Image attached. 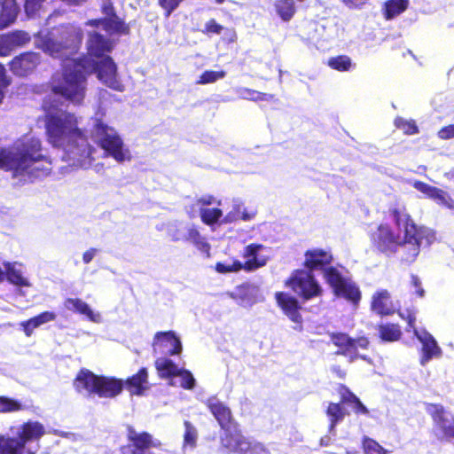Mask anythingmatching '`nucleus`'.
I'll return each mask as SVG.
<instances>
[{
    "instance_id": "obj_54",
    "label": "nucleus",
    "mask_w": 454,
    "mask_h": 454,
    "mask_svg": "<svg viewBox=\"0 0 454 454\" xmlns=\"http://www.w3.org/2000/svg\"><path fill=\"white\" fill-rule=\"evenodd\" d=\"M411 287L414 289V292L419 296H424V290L421 287V283L419 278L417 276H411Z\"/></svg>"
},
{
    "instance_id": "obj_59",
    "label": "nucleus",
    "mask_w": 454,
    "mask_h": 454,
    "mask_svg": "<svg viewBox=\"0 0 454 454\" xmlns=\"http://www.w3.org/2000/svg\"><path fill=\"white\" fill-rule=\"evenodd\" d=\"M348 454H349V452H348Z\"/></svg>"
},
{
    "instance_id": "obj_47",
    "label": "nucleus",
    "mask_w": 454,
    "mask_h": 454,
    "mask_svg": "<svg viewBox=\"0 0 454 454\" xmlns=\"http://www.w3.org/2000/svg\"><path fill=\"white\" fill-rule=\"evenodd\" d=\"M363 445L366 454H386V450L372 439L365 438Z\"/></svg>"
},
{
    "instance_id": "obj_5",
    "label": "nucleus",
    "mask_w": 454,
    "mask_h": 454,
    "mask_svg": "<svg viewBox=\"0 0 454 454\" xmlns=\"http://www.w3.org/2000/svg\"><path fill=\"white\" fill-rule=\"evenodd\" d=\"M103 114L97 113L91 119L90 136L105 152L106 156L113 157L116 161L129 160L131 154L124 145L118 132L106 124L102 120Z\"/></svg>"
},
{
    "instance_id": "obj_37",
    "label": "nucleus",
    "mask_w": 454,
    "mask_h": 454,
    "mask_svg": "<svg viewBox=\"0 0 454 454\" xmlns=\"http://www.w3.org/2000/svg\"><path fill=\"white\" fill-rule=\"evenodd\" d=\"M170 384L174 386L179 385L184 388L192 389L195 385V379L189 371L178 369L177 373L171 379Z\"/></svg>"
},
{
    "instance_id": "obj_11",
    "label": "nucleus",
    "mask_w": 454,
    "mask_h": 454,
    "mask_svg": "<svg viewBox=\"0 0 454 454\" xmlns=\"http://www.w3.org/2000/svg\"><path fill=\"white\" fill-rule=\"evenodd\" d=\"M286 285L305 300L320 296L322 288L310 271L296 270Z\"/></svg>"
},
{
    "instance_id": "obj_46",
    "label": "nucleus",
    "mask_w": 454,
    "mask_h": 454,
    "mask_svg": "<svg viewBox=\"0 0 454 454\" xmlns=\"http://www.w3.org/2000/svg\"><path fill=\"white\" fill-rule=\"evenodd\" d=\"M346 402H348L352 405L353 411L357 414L367 415L369 413L368 409L360 402V400L352 393H348V396L343 397Z\"/></svg>"
},
{
    "instance_id": "obj_33",
    "label": "nucleus",
    "mask_w": 454,
    "mask_h": 454,
    "mask_svg": "<svg viewBox=\"0 0 454 454\" xmlns=\"http://www.w3.org/2000/svg\"><path fill=\"white\" fill-rule=\"evenodd\" d=\"M56 318V314L51 311H44L40 315L32 317L27 321H23L20 323V326L22 327L25 334L29 337L33 333L35 328H38L43 324L53 321Z\"/></svg>"
},
{
    "instance_id": "obj_53",
    "label": "nucleus",
    "mask_w": 454,
    "mask_h": 454,
    "mask_svg": "<svg viewBox=\"0 0 454 454\" xmlns=\"http://www.w3.org/2000/svg\"><path fill=\"white\" fill-rule=\"evenodd\" d=\"M368 0H341L349 9H361Z\"/></svg>"
},
{
    "instance_id": "obj_44",
    "label": "nucleus",
    "mask_w": 454,
    "mask_h": 454,
    "mask_svg": "<svg viewBox=\"0 0 454 454\" xmlns=\"http://www.w3.org/2000/svg\"><path fill=\"white\" fill-rule=\"evenodd\" d=\"M225 76L224 71H212V70H207L204 73L201 74V75L199 77V80L196 82L197 84H207V83H213L220 79H223Z\"/></svg>"
},
{
    "instance_id": "obj_14",
    "label": "nucleus",
    "mask_w": 454,
    "mask_h": 454,
    "mask_svg": "<svg viewBox=\"0 0 454 454\" xmlns=\"http://www.w3.org/2000/svg\"><path fill=\"white\" fill-rule=\"evenodd\" d=\"M332 340L340 349L337 353L349 356L351 360L355 357L365 359V356L360 354V350L367 348L369 341L366 338L361 337L355 340L349 338L347 334L338 333L333 336Z\"/></svg>"
},
{
    "instance_id": "obj_58",
    "label": "nucleus",
    "mask_w": 454,
    "mask_h": 454,
    "mask_svg": "<svg viewBox=\"0 0 454 454\" xmlns=\"http://www.w3.org/2000/svg\"><path fill=\"white\" fill-rule=\"evenodd\" d=\"M27 454H34L30 450H27Z\"/></svg>"
},
{
    "instance_id": "obj_20",
    "label": "nucleus",
    "mask_w": 454,
    "mask_h": 454,
    "mask_svg": "<svg viewBox=\"0 0 454 454\" xmlns=\"http://www.w3.org/2000/svg\"><path fill=\"white\" fill-rule=\"evenodd\" d=\"M154 350L167 348L170 355H178L182 351V343L174 332H159L153 340Z\"/></svg>"
},
{
    "instance_id": "obj_35",
    "label": "nucleus",
    "mask_w": 454,
    "mask_h": 454,
    "mask_svg": "<svg viewBox=\"0 0 454 454\" xmlns=\"http://www.w3.org/2000/svg\"><path fill=\"white\" fill-rule=\"evenodd\" d=\"M156 369L161 378H174L178 372V367L168 358H158L155 362Z\"/></svg>"
},
{
    "instance_id": "obj_1",
    "label": "nucleus",
    "mask_w": 454,
    "mask_h": 454,
    "mask_svg": "<svg viewBox=\"0 0 454 454\" xmlns=\"http://www.w3.org/2000/svg\"><path fill=\"white\" fill-rule=\"evenodd\" d=\"M82 39V30L74 25L61 26L50 32L41 31L35 43L46 54L64 59L62 74L52 77V95L43 101L46 111V136L48 142L62 151V160L70 165L88 168L94 158L95 149L88 143L74 114L59 110L52 98L60 97L74 105H80L86 92L85 74L97 73L98 80L107 87L123 91L124 86L117 77V67L112 58L102 59H74Z\"/></svg>"
},
{
    "instance_id": "obj_12",
    "label": "nucleus",
    "mask_w": 454,
    "mask_h": 454,
    "mask_svg": "<svg viewBox=\"0 0 454 454\" xmlns=\"http://www.w3.org/2000/svg\"><path fill=\"white\" fill-rule=\"evenodd\" d=\"M99 28L91 27L87 31L88 39L86 47L88 56L83 59H96L99 60L103 58H108L107 55L112 51L115 45V42L108 36L101 35L98 31Z\"/></svg>"
},
{
    "instance_id": "obj_7",
    "label": "nucleus",
    "mask_w": 454,
    "mask_h": 454,
    "mask_svg": "<svg viewBox=\"0 0 454 454\" xmlns=\"http://www.w3.org/2000/svg\"><path fill=\"white\" fill-rule=\"evenodd\" d=\"M221 446L228 452L238 454H269L266 448L260 442L245 437L236 425L225 429L220 435Z\"/></svg>"
},
{
    "instance_id": "obj_3",
    "label": "nucleus",
    "mask_w": 454,
    "mask_h": 454,
    "mask_svg": "<svg viewBox=\"0 0 454 454\" xmlns=\"http://www.w3.org/2000/svg\"><path fill=\"white\" fill-rule=\"evenodd\" d=\"M51 164L42 140L33 133L21 136L9 147L0 148V168L12 171L15 176L31 178L46 175Z\"/></svg>"
},
{
    "instance_id": "obj_4",
    "label": "nucleus",
    "mask_w": 454,
    "mask_h": 454,
    "mask_svg": "<svg viewBox=\"0 0 454 454\" xmlns=\"http://www.w3.org/2000/svg\"><path fill=\"white\" fill-rule=\"evenodd\" d=\"M332 261L333 254L327 249L312 248L304 254L305 267L309 270H323L325 279L333 288L335 295L357 304L361 299L358 287L350 279L345 278L338 269L328 266Z\"/></svg>"
},
{
    "instance_id": "obj_55",
    "label": "nucleus",
    "mask_w": 454,
    "mask_h": 454,
    "mask_svg": "<svg viewBox=\"0 0 454 454\" xmlns=\"http://www.w3.org/2000/svg\"><path fill=\"white\" fill-rule=\"evenodd\" d=\"M98 250L96 248H90L89 250L85 251L82 254V261L84 263L90 262L95 255L97 254Z\"/></svg>"
},
{
    "instance_id": "obj_41",
    "label": "nucleus",
    "mask_w": 454,
    "mask_h": 454,
    "mask_svg": "<svg viewBox=\"0 0 454 454\" xmlns=\"http://www.w3.org/2000/svg\"><path fill=\"white\" fill-rule=\"evenodd\" d=\"M328 66L331 68L340 72L348 71L355 67L351 59L346 55H340L329 59Z\"/></svg>"
},
{
    "instance_id": "obj_40",
    "label": "nucleus",
    "mask_w": 454,
    "mask_h": 454,
    "mask_svg": "<svg viewBox=\"0 0 454 454\" xmlns=\"http://www.w3.org/2000/svg\"><path fill=\"white\" fill-rule=\"evenodd\" d=\"M244 270L243 262L237 259H230L215 264V270L221 274L235 273Z\"/></svg>"
},
{
    "instance_id": "obj_6",
    "label": "nucleus",
    "mask_w": 454,
    "mask_h": 454,
    "mask_svg": "<svg viewBox=\"0 0 454 454\" xmlns=\"http://www.w3.org/2000/svg\"><path fill=\"white\" fill-rule=\"evenodd\" d=\"M45 433L43 426L37 421H28L15 432L18 438L0 435V454H23L29 441H36Z\"/></svg>"
},
{
    "instance_id": "obj_9",
    "label": "nucleus",
    "mask_w": 454,
    "mask_h": 454,
    "mask_svg": "<svg viewBox=\"0 0 454 454\" xmlns=\"http://www.w3.org/2000/svg\"><path fill=\"white\" fill-rule=\"evenodd\" d=\"M215 204L222 206V201L209 194L202 195L192 205L187 207V213L191 217H195L197 212H199L201 221L207 225L222 224L223 210L219 207H209V206Z\"/></svg>"
},
{
    "instance_id": "obj_50",
    "label": "nucleus",
    "mask_w": 454,
    "mask_h": 454,
    "mask_svg": "<svg viewBox=\"0 0 454 454\" xmlns=\"http://www.w3.org/2000/svg\"><path fill=\"white\" fill-rule=\"evenodd\" d=\"M441 139L447 140L454 137V124L445 126L438 131Z\"/></svg>"
},
{
    "instance_id": "obj_42",
    "label": "nucleus",
    "mask_w": 454,
    "mask_h": 454,
    "mask_svg": "<svg viewBox=\"0 0 454 454\" xmlns=\"http://www.w3.org/2000/svg\"><path fill=\"white\" fill-rule=\"evenodd\" d=\"M379 331L380 338L386 341H395L401 337V330L396 325H380Z\"/></svg>"
},
{
    "instance_id": "obj_18",
    "label": "nucleus",
    "mask_w": 454,
    "mask_h": 454,
    "mask_svg": "<svg viewBox=\"0 0 454 454\" xmlns=\"http://www.w3.org/2000/svg\"><path fill=\"white\" fill-rule=\"evenodd\" d=\"M40 61L39 55L35 52H27L12 59L10 64L11 70L19 76L30 74Z\"/></svg>"
},
{
    "instance_id": "obj_23",
    "label": "nucleus",
    "mask_w": 454,
    "mask_h": 454,
    "mask_svg": "<svg viewBox=\"0 0 454 454\" xmlns=\"http://www.w3.org/2000/svg\"><path fill=\"white\" fill-rule=\"evenodd\" d=\"M97 388L96 395L98 396L112 398L121 392L123 382L121 380L114 377L98 376Z\"/></svg>"
},
{
    "instance_id": "obj_10",
    "label": "nucleus",
    "mask_w": 454,
    "mask_h": 454,
    "mask_svg": "<svg viewBox=\"0 0 454 454\" xmlns=\"http://www.w3.org/2000/svg\"><path fill=\"white\" fill-rule=\"evenodd\" d=\"M100 6L105 18L89 20L85 23L86 26L95 28L102 27L109 35L129 32L128 26L116 15L112 0H101Z\"/></svg>"
},
{
    "instance_id": "obj_48",
    "label": "nucleus",
    "mask_w": 454,
    "mask_h": 454,
    "mask_svg": "<svg viewBox=\"0 0 454 454\" xmlns=\"http://www.w3.org/2000/svg\"><path fill=\"white\" fill-rule=\"evenodd\" d=\"M395 125L397 128L403 130L404 133L407 134H416L418 133V128L413 121H407L402 118H398L395 120Z\"/></svg>"
},
{
    "instance_id": "obj_8",
    "label": "nucleus",
    "mask_w": 454,
    "mask_h": 454,
    "mask_svg": "<svg viewBox=\"0 0 454 454\" xmlns=\"http://www.w3.org/2000/svg\"><path fill=\"white\" fill-rule=\"evenodd\" d=\"M427 412L433 420V433L441 441L454 438V417L441 404L428 403Z\"/></svg>"
},
{
    "instance_id": "obj_31",
    "label": "nucleus",
    "mask_w": 454,
    "mask_h": 454,
    "mask_svg": "<svg viewBox=\"0 0 454 454\" xmlns=\"http://www.w3.org/2000/svg\"><path fill=\"white\" fill-rule=\"evenodd\" d=\"M147 371L142 368L136 375L129 378L126 382L127 389L131 395H141L149 388L147 380Z\"/></svg>"
},
{
    "instance_id": "obj_25",
    "label": "nucleus",
    "mask_w": 454,
    "mask_h": 454,
    "mask_svg": "<svg viewBox=\"0 0 454 454\" xmlns=\"http://www.w3.org/2000/svg\"><path fill=\"white\" fill-rule=\"evenodd\" d=\"M207 405L215 419L218 421L223 430L234 425L231 419V413L230 409L217 398H208L207 401Z\"/></svg>"
},
{
    "instance_id": "obj_17",
    "label": "nucleus",
    "mask_w": 454,
    "mask_h": 454,
    "mask_svg": "<svg viewBox=\"0 0 454 454\" xmlns=\"http://www.w3.org/2000/svg\"><path fill=\"white\" fill-rule=\"evenodd\" d=\"M129 439L131 443L124 449L123 454H153L151 448L160 445V441L153 439L147 433L130 431Z\"/></svg>"
},
{
    "instance_id": "obj_24",
    "label": "nucleus",
    "mask_w": 454,
    "mask_h": 454,
    "mask_svg": "<svg viewBox=\"0 0 454 454\" xmlns=\"http://www.w3.org/2000/svg\"><path fill=\"white\" fill-rule=\"evenodd\" d=\"M278 305L284 313L294 323H301L298 301L288 294L278 292L275 294Z\"/></svg>"
},
{
    "instance_id": "obj_34",
    "label": "nucleus",
    "mask_w": 454,
    "mask_h": 454,
    "mask_svg": "<svg viewBox=\"0 0 454 454\" xmlns=\"http://www.w3.org/2000/svg\"><path fill=\"white\" fill-rule=\"evenodd\" d=\"M409 5V0H388L384 4V17L387 20L403 13Z\"/></svg>"
},
{
    "instance_id": "obj_56",
    "label": "nucleus",
    "mask_w": 454,
    "mask_h": 454,
    "mask_svg": "<svg viewBox=\"0 0 454 454\" xmlns=\"http://www.w3.org/2000/svg\"><path fill=\"white\" fill-rule=\"evenodd\" d=\"M6 278V270L4 266H0V282L3 281Z\"/></svg>"
},
{
    "instance_id": "obj_39",
    "label": "nucleus",
    "mask_w": 454,
    "mask_h": 454,
    "mask_svg": "<svg viewBox=\"0 0 454 454\" xmlns=\"http://www.w3.org/2000/svg\"><path fill=\"white\" fill-rule=\"evenodd\" d=\"M198 440V432L196 427L189 421H184V450H192L195 448Z\"/></svg>"
},
{
    "instance_id": "obj_57",
    "label": "nucleus",
    "mask_w": 454,
    "mask_h": 454,
    "mask_svg": "<svg viewBox=\"0 0 454 454\" xmlns=\"http://www.w3.org/2000/svg\"><path fill=\"white\" fill-rule=\"evenodd\" d=\"M215 2H216L217 4H223V3L224 2V0H215Z\"/></svg>"
},
{
    "instance_id": "obj_51",
    "label": "nucleus",
    "mask_w": 454,
    "mask_h": 454,
    "mask_svg": "<svg viewBox=\"0 0 454 454\" xmlns=\"http://www.w3.org/2000/svg\"><path fill=\"white\" fill-rule=\"evenodd\" d=\"M223 27L216 23L215 20H208L205 25V32L206 33H213V34H221Z\"/></svg>"
},
{
    "instance_id": "obj_22",
    "label": "nucleus",
    "mask_w": 454,
    "mask_h": 454,
    "mask_svg": "<svg viewBox=\"0 0 454 454\" xmlns=\"http://www.w3.org/2000/svg\"><path fill=\"white\" fill-rule=\"evenodd\" d=\"M64 307L72 312L85 316L90 321L99 324L102 316L98 311L93 310L90 306L79 298H67L64 301Z\"/></svg>"
},
{
    "instance_id": "obj_28",
    "label": "nucleus",
    "mask_w": 454,
    "mask_h": 454,
    "mask_svg": "<svg viewBox=\"0 0 454 454\" xmlns=\"http://www.w3.org/2000/svg\"><path fill=\"white\" fill-rule=\"evenodd\" d=\"M30 40V36L24 31H16L0 39V56H7L13 48L21 46Z\"/></svg>"
},
{
    "instance_id": "obj_15",
    "label": "nucleus",
    "mask_w": 454,
    "mask_h": 454,
    "mask_svg": "<svg viewBox=\"0 0 454 454\" xmlns=\"http://www.w3.org/2000/svg\"><path fill=\"white\" fill-rule=\"evenodd\" d=\"M244 270L254 271L265 266L270 259L269 249L260 244H250L247 246L242 253Z\"/></svg>"
},
{
    "instance_id": "obj_13",
    "label": "nucleus",
    "mask_w": 454,
    "mask_h": 454,
    "mask_svg": "<svg viewBox=\"0 0 454 454\" xmlns=\"http://www.w3.org/2000/svg\"><path fill=\"white\" fill-rule=\"evenodd\" d=\"M415 316L409 315L408 324L411 328H413L414 335L422 344L420 364L426 365L429 361L434 358H439L442 356V349L437 344L435 339L425 329L418 330L414 327Z\"/></svg>"
},
{
    "instance_id": "obj_27",
    "label": "nucleus",
    "mask_w": 454,
    "mask_h": 454,
    "mask_svg": "<svg viewBox=\"0 0 454 454\" xmlns=\"http://www.w3.org/2000/svg\"><path fill=\"white\" fill-rule=\"evenodd\" d=\"M372 309L380 315H389L395 311L391 296L387 290L375 292L372 297Z\"/></svg>"
},
{
    "instance_id": "obj_45",
    "label": "nucleus",
    "mask_w": 454,
    "mask_h": 454,
    "mask_svg": "<svg viewBox=\"0 0 454 454\" xmlns=\"http://www.w3.org/2000/svg\"><path fill=\"white\" fill-rule=\"evenodd\" d=\"M23 405L15 399L0 396V412H13L21 411Z\"/></svg>"
},
{
    "instance_id": "obj_49",
    "label": "nucleus",
    "mask_w": 454,
    "mask_h": 454,
    "mask_svg": "<svg viewBox=\"0 0 454 454\" xmlns=\"http://www.w3.org/2000/svg\"><path fill=\"white\" fill-rule=\"evenodd\" d=\"M160 6L165 11V17L168 18L184 0H158Z\"/></svg>"
},
{
    "instance_id": "obj_19",
    "label": "nucleus",
    "mask_w": 454,
    "mask_h": 454,
    "mask_svg": "<svg viewBox=\"0 0 454 454\" xmlns=\"http://www.w3.org/2000/svg\"><path fill=\"white\" fill-rule=\"evenodd\" d=\"M413 187L427 198L434 200L437 204L448 208L454 207V200L446 192L420 181H415Z\"/></svg>"
},
{
    "instance_id": "obj_29",
    "label": "nucleus",
    "mask_w": 454,
    "mask_h": 454,
    "mask_svg": "<svg viewBox=\"0 0 454 454\" xmlns=\"http://www.w3.org/2000/svg\"><path fill=\"white\" fill-rule=\"evenodd\" d=\"M19 11L16 0H0V28L12 24L17 19Z\"/></svg>"
},
{
    "instance_id": "obj_16",
    "label": "nucleus",
    "mask_w": 454,
    "mask_h": 454,
    "mask_svg": "<svg viewBox=\"0 0 454 454\" xmlns=\"http://www.w3.org/2000/svg\"><path fill=\"white\" fill-rule=\"evenodd\" d=\"M230 296L244 308H251L255 303L264 301L259 286L253 283H244L237 286Z\"/></svg>"
},
{
    "instance_id": "obj_30",
    "label": "nucleus",
    "mask_w": 454,
    "mask_h": 454,
    "mask_svg": "<svg viewBox=\"0 0 454 454\" xmlns=\"http://www.w3.org/2000/svg\"><path fill=\"white\" fill-rule=\"evenodd\" d=\"M175 240L185 239L192 242L201 252L208 253L210 246L200 231L193 226L185 228L184 232L181 235H173Z\"/></svg>"
},
{
    "instance_id": "obj_43",
    "label": "nucleus",
    "mask_w": 454,
    "mask_h": 454,
    "mask_svg": "<svg viewBox=\"0 0 454 454\" xmlns=\"http://www.w3.org/2000/svg\"><path fill=\"white\" fill-rule=\"evenodd\" d=\"M47 0H26L25 12L28 18L40 16L44 9V4Z\"/></svg>"
},
{
    "instance_id": "obj_38",
    "label": "nucleus",
    "mask_w": 454,
    "mask_h": 454,
    "mask_svg": "<svg viewBox=\"0 0 454 454\" xmlns=\"http://www.w3.org/2000/svg\"><path fill=\"white\" fill-rule=\"evenodd\" d=\"M275 7L278 14L284 21L290 20L295 13L294 0H277Z\"/></svg>"
},
{
    "instance_id": "obj_26",
    "label": "nucleus",
    "mask_w": 454,
    "mask_h": 454,
    "mask_svg": "<svg viewBox=\"0 0 454 454\" xmlns=\"http://www.w3.org/2000/svg\"><path fill=\"white\" fill-rule=\"evenodd\" d=\"M226 214L223 215L221 223H231L240 219L244 221H249L254 218V213H247L242 201L239 199H233L231 200V207L225 209Z\"/></svg>"
},
{
    "instance_id": "obj_32",
    "label": "nucleus",
    "mask_w": 454,
    "mask_h": 454,
    "mask_svg": "<svg viewBox=\"0 0 454 454\" xmlns=\"http://www.w3.org/2000/svg\"><path fill=\"white\" fill-rule=\"evenodd\" d=\"M8 281L17 286H31L30 281L24 276L22 266L17 262H4Z\"/></svg>"
},
{
    "instance_id": "obj_52",
    "label": "nucleus",
    "mask_w": 454,
    "mask_h": 454,
    "mask_svg": "<svg viewBox=\"0 0 454 454\" xmlns=\"http://www.w3.org/2000/svg\"><path fill=\"white\" fill-rule=\"evenodd\" d=\"M240 97L245 99H251V100H258L262 99V96L260 92L251 90H242L240 92Z\"/></svg>"
},
{
    "instance_id": "obj_2",
    "label": "nucleus",
    "mask_w": 454,
    "mask_h": 454,
    "mask_svg": "<svg viewBox=\"0 0 454 454\" xmlns=\"http://www.w3.org/2000/svg\"><path fill=\"white\" fill-rule=\"evenodd\" d=\"M398 233L387 224H380L371 233L373 247L386 254L396 253L402 249L401 259L405 262L415 261L422 246H430L435 240V233L429 228L415 224L403 207L391 209Z\"/></svg>"
},
{
    "instance_id": "obj_21",
    "label": "nucleus",
    "mask_w": 454,
    "mask_h": 454,
    "mask_svg": "<svg viewBox=\"0 0 454 454\" xmlns=\"http://www.w3.org/2000/svg\"><path fill=\"white\" fill-rule=\"evenodd\" d=\"M98 376L89 370H81L74 381L75 390L83 395H96Z\"/></svg>"
},
{
    "instance_id": "obj_36",
    "label": "nucleus",
    "mask_w": 454,
    "mask_h": 454,
    "mask_svg": "<svg viewBox=\"0 0 454 454\" xmlns=\"http://www.w3.org/2000/svg\"><path fill=\"white\" fill-rule=\"evenodd\" d=\"M326 414L330 419L329 431L334 432L335 426L345 417V411L339 403H331L326 411Z\"/></svg>"
}]
</instances>
